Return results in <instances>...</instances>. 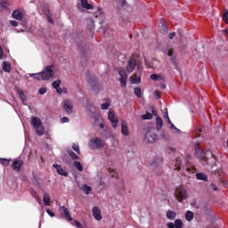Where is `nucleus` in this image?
<instances>
[{
	"instance_id": "obj_1",
	"label": "nucleus",
	"mask_w": 228,
	"mask_h": 228,
	"mask_svg": "<svg viewBox=\"0 0 228 228\" xmlns=\"http://www.w3.org/2000/svg\"><path fill=\"white\" fill-rule=\"evenodd\" d=\"M31 126L34 127L38 136H44V134H45V130L44 129V126H42V120L39 118L32 117Z\"/></svg>"
},
{
	"instance_id": "obj_2",
	"label": "nucleus",
	"mask_w": 228,
	"mask_h": 228,
	"mask_svg": "<svg viewBox=\"0 0 228 228\" xmlns=\"http://www.w3.org/2000/svg\"><path fill=\"white\" fill-rule=\"evenodd\" d=\"M88 147L91 151H99L104 147V142L101 137H94L89 141Z\"/></svg>"
},
{
	"instance_id": "obj_3",
	"label": "nucleus",
	"mask_w": 228,
	"mask_h": 228,
	"mask_svg": "<svg viewBox=\"0 0 228 228\" xmlns=\"http://www.w3.org/2000/svg\"><path fill=\"white\" fill-rule=\"evenodd\" d=\"M40 74L43 81L51 79L54 76V66H46Z\"/></svg>"
},
{
	"instance_id": "obj_4",
	"label": "nucleus",
	"mask_w": 228,
	"mask_h": 228,
	"mask_svg": "<svg viewBox=\"0 0 228 228\" xmlns=\"http://www.w3.org/2000/svg\"><path fill=\"white\" fill-rule=\"evenodd\" d=\"M175 197L177 199L178 202H183L188 199V191L183 187H178L175 191Z\"/></svg>"
},
{
	"instance_id": "obj_5",
	"label": "nucleus",
	"mask_w": 228,
	"mask_h": 228,
	"mask_svg": "<svg viewBox=\"0 0 228 228\" xmlns=\"http://www.w3.org/2000/svg\"><path fill=\"white\" fill-rule=\"evenodd\" d=\"M194 149H195L194 154L196 158H198V159H203L204 161L203 164L208 165V157H206L207 156L206 151H200V147L199 146V144H196Z\"/></svg>"
},
{
	"instance_id": "obj_6",
	"label": "nucleus",
	"mask_w": 228,
	"mask_h": 228,
	"mask_svg": "<svg viewBox=\"0 0 228 228\" xmlns=\"http://www.w3.org/2000/svg\"><path fill=\"white\" fill-rule=\"evenodd\" d=\"M158 140V135L156 133H153L152 130H149L145 134L144 142H148V143H154Z\"/></svg>"
},
{
	"instance_id": "obj_7",
	"label": "nucleus",
	"mask_w": 228,
	"mask_h": 228,
	"mask_svg": "<svg viewBox=\"0 0 228 228\" xmlns=\"http://www.w3.org/2000/svg\"><path fill=\"white\" fill-rule=\"evenodd\" d=\"M118 74L120 76L119 82L121 88H126L127 86V73H126L125 69H119Z\"/></svg>"
},
{
	"instance_id": "obj_8",
	"label": "nucleus",
	"mask_w": 228,
	"mask_h": 228,
	"mask_svg": "<svg viewBox=\"0 0 228 228\" xmlns=\"http://www.w3.org/2000/svg\"><path fill=\"white\" fill-rule=\"evenodd\" d=\"M108 118L110 122H111L112 127L116 129L117 126H118V119L115 117V112L113 110H109Z\"/></svg>"
},
{
	"instance_id": "obj_9",
	"label": "nucleus",
	"mask_w": 228,
	"mask_h": 228,
	"mask_svg": "<svg viewBox=\"0 0 228 228\" xmlns=\"http://www.w3.org/2000/svg\"><path fill=\"white\" fill-rule=\"evenodd\" d=\"M22 165H24V161H22L21 159H16L12 162V168L15 172H20V167H22Z\"/></svg>"
},
{
	"instance_id": "obj_10",
	"label": "nucleus",
	"mask_w": 228,
	"mask_h": 228,
	"mask_svg": "<svg viewBox=\"0 0 228 228\" xmlns=\"http://www.w3.org/2000/svg\"><path fill=\"white\" fill-rule=\"evenodd\" d=\"M25 12L22 9H17L12 12V18L16 19V20H22L24 19Z\"/></svg>"
},
{
	"instance_id": "obj_11",
	"label": "nucleus",
	"mask_w": 228,
	"mask_h": 228,
	"mask_svg": "<svg viewBox=\"0 0 228 228\" xmlns=\"http://www.w3.org/2000/svg\"><path fill=\"white\" fill-rule=\"evenodd\" d=\"M63 109L68 113V115H72V102L70 100H65L63 102Z\"/></svg>"
},
{
	"instance_id": "obj_12",
	"label": "nucleus",
	"mask_w": 228,
	"mask_h": 228,
	"mask_svg": "<svg viewBox=\"0 0 228 228\" xmlns=\"http://www.w3.org/2000/svg\"><path fill=\"white\" fill-rule=\"evenodd\" d=\"M134 69H136V59L132 58L128 61V65L126 67V72L131 74V72H133L134 70Z\"/></svg>"
},
{
	"instance_id": "obj_13",
	"label": "nucleus",
	"mask_w": 228,
	"mask_h": 228,
	"mask_svg": "<svg viewBox=\"0 0 228 228\" xmlns=\"http://www.w3.org/2000/svg\"><path fill=\"white\" fill-rule=\"evenodd\" d=\"M93 216L97 222H101V220H102V215L101 214V208H99V207L93 208Z\"/></svg>"
},
{
	"instance_id": "obj_14",
	"label": "nucleus",
	"mask_w": 228,
	"mask_h": 228,
	"mask_svg": "<svg viewBox=\"0 0 228 228\" xmlns=\"http://www.w3.org/2000/svg\"><path fill=\"white\" fill-rule=\"evenodd\" d=\"M59 211L60 213H63V215H65L69 222H72V216H70V212L69 211V208H67L65 206H61L60 207Z\"/></svg>"
},
{
	"instance_id": "obj_15",
	"label": "nucleus",
	"mask_w": 228,
	"mask_h": 228,
	"mask_svg": "<svg viewBox=\"0 0 228 228\" xmlns=\"http://www.w3.org/2000/svg\"><path fill=\"white\" fill-rule=\"evenodd\" d=\"M121 133L124 136H129V126L126 120L121 121Z\"/></svg>"
},
{
	"instance_id": "obj_16",
	"label": "nucleus",
	"mask_w": 228,
	"mask_h": 228,
	"mask_svg": "<svg viewBox=\"0 0 228 228\" xmlns=\"http://www.w3.org/2000/svg\"><path fill=\"white\" fill-rule=\"evenodd\" d=\"M53 168H56L59 175H63L64 177H67L69 175V173L58 164H53Z\"/></svg>"
},
{
	"instance_id": "obj_17",
	"label": "nucleus",
	"mask_w": 228,
	"mask_h": 228,
	"mask_svg": "<svg viewBox=\"0 0 228 228\" xmlns=\"http://www.w3.org/2000/svg\"><path fill=\"white\" fill-rule=\"evenodd\" d=\"M78 188L85 193V195H90L92 192V187L88 186L86 183L81 185L78 184Z\"/></svg>"
},
{
	"instance_id": "obj_18",
	"label": "nucleus",
	"mask_w": 228,
	"mask_h": 228,
	"mask_svg": "<svg viewBox=\"0 0 228 228\" xmlns=\"http://www.w3.org/2000/svg\"><path fill=\"white\" fill-rule=\"evenodd\" d=\"M2 69L4 72H6V74H10V72H12V64L8 61H4L2 63Z\"/></svg>"
},
{
	"instance_id": "obj_19",
	"label": "nucleus",
	"mask_w": 228,
	"mask_h": 228,
	"mask_svg": "<svg viewBox=\"0 0 228 228\" xmlns=\"http://www.w3.org/2000/svg\"><path fill=\"white\" fill-rule=\"evenodd\" d=\"M110 106H111V99L110 98H105L104 99V103L101 105V109L105 110H110Z\"/></svg>"
},
{
	"instance_id": "obj_20",
	"label": "nucleus",
	"mask_w": 228,
	"mask_h": 228,
	"mask_svg": "<svg viewBox=\"0 0 228 228\" xmlns=\"http://www.w3.org/2000/svg\"><path fill=\"white\" fill-rule=\"evenodd\" d=\"M80 4L86 10H94V5L88 4V0H80Z\"/></svg>"
},
{
	"instance_id": "obj_21",
	"label": "nucleus",
	"mask_w": 228,
	"mask_h": 228,
	"mask_svg": "<svg viewBox=\"0 0 228 228\" xmlns=\"http://www.w3.org/2000/svg\"><path fill=\"white\" fill-rule=\"evenodd\" d=\"M43 202L45 206H51V196L49 195V193L47 192L44 193Z\"/></svg>"
},
{
	"instance_id": "obj_22",
	"label": "nucleus",
	"mask_w": 228,
	"mask_h": 228,
	"mask_svg": "<svg viewBox=\"0 0 228 228\" xmlns=\"http://www.w3.org/2000/svg\"><path fill=\"white\" fill-rule=\"evenodd\" d=\"M196 179H198V181L208 182V175L204 173H197L196 174Z\"/></svg>"
},
{
	"instance_id": "obj_23",
	"label": "nucleus",
	"mask_w": 228,
	"mask_h": 228,
	"mask_svg": "<svg viewBox=\"0 0 228 228\" xmlns=\"http://www.w3.org/2000/svg\"><path fill=\"white\" fill-rule=\"evenodd\" d=\"M17 94L22 102H26L28 101V99L26 98V94H24V91L22 89H18Z\"/></svg>"
},
{
	"instance_id": "obj_24",
	"label": "nucleus",
	"mask_w": 228,
	"mask_h": 228,
	"mask_svg": "<svg viewBox=\"0 0 228 228\" xmlns=\"http://www.w3.org/2000/svg\"><path fill=\"white\" fill-rule=\"evenodd\" d=\"M159 28L162 33H168V28L165 25V20H163V19L160 20Z\"/></svg>"
},
{
	"instance_id": "obj_25",
	"label": "nucleus",
	"mask_w": 228,
	"mask_h": 228,
	"mask_svg": "<svg viewBox=\"0 0 228 228\" xmlns=\"http://www.w3.org/2000/svg\"><path fill=\"white\" fill-rule=\"evenodd\" d=\"M29 77H32L33 79H36L37 81H43L42 80V75L40 72L38 73H29Z\"/></svg>"
},
{
	"instance_id": "obj_26",
	"label": "nucleus",
	"mask_w": 228,
	"mask_h": 228,
	"mask_svg": "<svg viewBox=\"0 0 228 228\" xmlns=\"http://www.w3.org/2000/svg\"><path fill=\"white\" fill-rule=\"evenodd\" d=\"M175 216H177V213H175V211H172V210H168L167 212V218L168 220H175Z\"/></svg>"
},
{
	"instance_id": "obj_27",
	"label": "nucleus",
	"mask_w": 228,
	"mask_h": 228,
	"mask_svg": "<svg viewBox=\"0 0 228 228\" xmlns=\"http://www.w3.org/2000/svg\"><path fill=\"white\" fill-rule=\"evenodd\" d=\"M193 216H194L193 212H191L190 210H188L185 213V219L187 220V222H191V220H193Z\"/></svg>"
},
{
	"instance_id": "obj_28",
	"label": "nucleus",
	"mask_w": 228,
	"mask_h": 228,
	"mask_svg": "<svg viewBox=\"0 0 228 228\" xmlns=\"http://www.w3.org/2000/svg\"><path fill=\"white\" fill-rule=\"evenodd\" d=\"M130 81L133 85H138L141 81L140 77L134 75L130 77Z\"/></svg>"
},
{
	"instance_id": "obj_29",
	"label": "nucleus",
	"mask_w": 228,
	"mask_h": 228,
	"mask_svg": "<svg viewBox=\"0 0 228 228\" xmlns=\"http://www.w3.org/2000/svg\"><path fill=\"white\" fill-rule=\"evenodd\" d=\"M156 127L159 131L161 127H163V119L161 118L158 117L156 119Z\"/></svg>"
},
{
	"instance_id": "obj_30",
	"label": "nucleus",
	"mask_w": 228,
	"mask_h": 228,
	"mask_svg": "<svg viewBox=\"0 0 228 228\" xmlns=\"http://www.w3.org/2000/svg\"><path fill=\"white\" fill-rule=\"evenodd\" d=\"M73 165H74L75 168H77V170H78V172H83L84 168H83V165H81V162L74 161Z\"/></svg>"
},
{
	"instance_id": "obj_31",
	"label": "nucleus",
	"mask_w": 228,
	"mask_h": 228,
	"mask_svg": "<svg viewBox=\"0 0 228 228\" xmlns=\"http://www.w3.org/2000/svg\"><path fill=\"white\" fill-rule=\"evenodd\" d=\"M10 161H12V159L0 158V163H1V165H3V167H8V165H10Z\"/></svg>"
},
{
	"instance_id": "obj_32",
	"label": "nucleus",
	"mask_w": 228,
	"mask_h": 228,
	"mask_svg": "<svg viewBox=\"0 0 228 228\" xmlns=\"http://www.w3.org/2000/svg\"><path fill=\"white\" fill-rule=\"evenodd\" d=\"M169 127H170L171 131L173 133H175L176 134H179V133H181V130L179 128L175 127V126L173 123L170 124Z\"/></svg>"
},
{
	"instance_id": "obj_33",
	"label": "nucleus",
	"mask_w": 228,
	"mask_h": 228,
	"mask_svg": "<svg viewBox=\"0 0 228 228\" xmlns=\"http://www.w3.org/2000/svg\"><path fill=\"white\" fill-rule=\"evenodd\" d=\"M134 95H136V97H138V99H141L142 98V88L135 87L134 88Z\"/></svg>"
},
{
	"instance_id": "obj_34",
	"label": "nucleus",
	"mask_w": 228,
	"mask_h": 228,
	"mask_svg": "<svg viewBox=\"0 0 228 228\" xmlns=\"http://www.w3.org/2000/svg\"><path fill=\"white\" fill-rule=\"evenodd\" d=\"M68 154L73 159H79V157L74 151H72V150H68Z\"/></svg>"
},
{
	"instance_id": "obj_35",
	"label": "nucleus",
	"mask_w": 228,
	"mask_h": 228,
	"mask_svg": "<svg viewBox=\"0 0 228 228\" xmlns=\"http://www.w3.org/2000/svg\"><path fill=\"white\" fill-rule=\"evenodd\" d=\"M151 118H152V114L149 112L142 116V120H151Z\"/></svg>"
},
{
	"instance_id": "obj_36",
	"label": "nucleus",
	"mask_w": 228,
	"mask_h": 228,
	"mask_svg": "<svg viewBox=\"0 0 228 228\" xmlns=\"http://www.w3.org/2000/svg\"><path fill=\"white\" fill-rule=\"evenodd\" d=\"M200 133H202V129L201 128H196L193 131V136H195V138H199V137H200Z\"/></svg>"
},
{
	"instance_id": "obj_37",
	"label": "nucleus",
	"mask_w": 228,
	"mask_h": 228,
	"mask_svg": "<svg viewBox=\"0 0 228 228\" xmlns=\"http://www.w3.org/2000/svg\"><path fill=\"white\" fill-rule=\"evenodd\" d=\"M181 163H183L181 159H177L175 164V170H181Z\"/></svg>"
},
{
	"instance_id": "obj_38",
	"label": "nucleus",
	"mask_w": 228,
	"mask_h": 228,
	"mask_svg": "<svg viewBox=\"0 0 228 228\" xmlns=\"http://www.w3.org/2000/svg\"><path fill=\"white\" fill-rule=\"evenodd\" d=\"M60 85H61V80H55L53 82L52 86L57 90L60 88Z\"/></svg>"
},
{
	"instance_id": "obj_39",
	"label": "nucleus",
	"mask_w": 228,
	"mask_h": 228,
	"mask_svg": "<svg viewBox=\"0 0 228 228\" xmlns=\"http://www.w3.org/2000/svg\"><path fill=\"white\" fill-rule=\"evenodd\" d=\"M175 228H183V221L176 219L175 221Z\"/></svg>"
},
{
	"instance_id": "obj_40",
	"label": "nucleus",
	"mask_w": 228,
	"mask_h": 228,
	"mask_svg": "<svg viewBox=\"0 0 228 228\" xmlns=\"http://www.w3.org/2000/svg\"><path fill=\"white\" fill-rule=\"evenodd\" d=\"M150 77L152 81H159V79H161V76L156 74H151Z\"/></svg>"
},
{
	"instance_id": "obj_41",
	"label": "nucleus",
	"mask_w": 228,
	"mask_h": 228,
	"mask_svg": "<svg viewBox=\"0 0 228 228\" xmlns=\"http://www.w3.org/2000/svg\"><path fill=\"white\" fill-rule=\"evenodd\" d=\"M164 118H167L168 124H172V121L170 120V118L168 117V110H164Z\"/></svg>"
},
{
	"instance_id": "obj_42",
	"label": "nucleus",
	"mask_w": 228,
	"mask_h": 228,
	"mask_svg": "<svg viewBox=\"0 0 228 228\" xmlns=\"http://www.w3.org/2000/svg\"><path fill=\"white\" fill-rule=\"evenodd\" d=\"M71 225L77 228H83V224H81V223H79L77 220H75L73 223H71Z\"/></svg>"
},
{
	"instance_id": "obj_43",
	"label": "nucleus",
	"mask_w": 228,
	"mask_h": 228,
	"mask_svg": "<svg viewBox=\"0 0 228 228\" xmlns=\"http://www.w3.org/2000/svg\"><path fill=\"white\" fill-rule=\"evenodd\" d=\"M88 82L90 83V85H91L93 90H95V85H97V81L92 80V78H89V79H88Z\"/></svg>"
},
{
	"instance_id": "obj_44",
	"label": "nucleus",
	"mask_w": 228,
	"mask_h": 228,
	"mask_svg": "<svg viewBox=\"0 0 228 228\" xmlns=\"http://www.w3.org/2000/svg\"><path fill=\"white\" fill-rule=\"evenodd\" d=\"M34 198L37 200V204L39 206H42V200H40V197L37 195V192L34 193Z\"/></svg>"
},
{
	"instance_id": "obj_45",
	"label": "nucleus",
	"mask_w": 228,
	"mask_h": 228,
	"mask_svg": "<svg viewBox=\"0 0 228 228\" xmlns=\"http://www.w3.org/2000/svg\"><path fill=\"white\" fill-rule=\"evenodd\" d=\"M68 122H70V119H69V118L64 117L61 118V124H68Z\"/></svg>"
},
{
	"instance_id": "obj_46",
	"label": "nucleus",
	"mask_w": 228,
	"mask_h": 228,
	"mask_svg": "<svg viewBox=\"0 0 228 228\" xmlns=\"http://www.w3.org/2000/svg\"><path fill=\"white\" fill-rule=\"evenodd\" d=\"M72 149L73 151H75L76 152H77V154H79V145L73 143L72 144Z\"/></svg>"
},
{
	"instance_id": "obj_47",
	"label": "nucleus",
	"mask_w": 228,
	"mask_h": 228,
	"mask_svg": "<svg viewBox=\"0 0 228 228\" xmlns=\"http://www.w3.org/2000/svg\"><path fill=\"white\" fill-rule=\"evenodd\" d=\"M40 95H44L45 94H47V89L45 87H41L39 89Z\"/></svg>"
},
{
	"instance_id": "obj_48",
	"label": "nucleus",
	"mask_w": 228,
	"mask_h": 228,
	"mask_svg": "<svg viewBox=\"0 0 228 228\" xmlns=\"http://www.w3.org/2000/svg\"><path fill=\"white\" fill-rule=\"evenodd\" d=\"M46 213H47V215H49V216H51L52 218H53V216H55V215H54V212L51 211V209H49V208H46Z\"/></svg>"
},
{
	"instance_id": "obj_49",
	"label": "nucleus",
	"mask_w": 228,
	"mask_h": 228,
	"mask_svg": "<svg viewBox=\"0 0 228 228\" xmlns=\"http://www.w3.org/2000/svg\"><path fill=\"white\" fill-rule=\"evenodd\" d=\"M223 20H224V22H226V24H228V12L224 13Z\"/></svg>"
},
{
	"instance_id": "obj_50",
	"label": "nucleus",
	"mask_w": 228,
	"mask_h": 228,
	"mask_svg": "<svg viewBox=\"0 0 228 228\" xmlns=\"http://www.w3.org/2000/svg\"><path fill=\"white\" fill-rule=\"evenodd\" d=\"M10 24H11L13 28H17V26H19V22H17L16 20H10Z\"/></svg>"
},
{
	"instance_id": "obj_51",
	"label": "nucleus",
	"mask_w": 228,
	"mask_h": 228,
	"mask_svg": "<svg viewBox=\"0 0 228 228\" xmlns=\"http://www.w3.org/2000/svg\"><path fill=\"white\" fill-rule=\"evenodd\" d=\"M154 94H155V97H156L157 101L159 100V99H161V94H159V93L158 91H156V92L154 93Z\"/></svg>"
},
{
	"instance_id": "obj_52",
	"label": "nucleus",
	"mask_w": 228,
	"mask_h": 228,
	"mask_svg": "<svg viewBox=\"0 0 228 228\" xmlns=\"http://www.w3.org/2000/svg\"><path fill=\"white\" fill-rule=\"evenodd\" d=\"M151 112L155 117H158V111L156 110V108L152 107L151 108Z\"/></svg>"
},
{
	"instance_id": "obj_53",
	"label": "nucleus",
	"mask_w": 228,
	"mask_h": 228,
	"mask_svg": "<svg viewBox=\"0 0 228 228\" xmlns=\"http://www.w3.org/2000/svg\"><path fill=\"white\" fill-rule=\"evenodd\" d=\"M167 228H175V224L174 223H167Z\"/></svg>"
},
{
	"instance_id": "obj_54",
	"label": "nucleus",
	"mask_w": 228,
	"mask_h": 228,
	"mask_svg": "<svg viewBox=\"0 0 228 228\" xmlns=\"http://www.w3.org/2000/svg\"><path fill=\"white\" fill-rule=\"evenodd\" d=\"M0 3H1V4H5V6H8V4H10L8 3V0H1Z\"/></svg>"
},
{
	"instance_id": "obj_55",
	"label": "nucleus",
	"mask_w": 228,
	"mask_h": 228,
	"mask_svg": "<svg viewBox=\"0 0 228 228\" xmlns=\"http://www.w3.org/2000/svg\"><path fill=\"white\" fill-rule=\"evenodd\" d=\"M168 37H169L170 40H172V38H174L175 37V32L169 33Z\"/></svg>"
},
{
	"instance_id": "obj_56",
	"label": "nucleus",
	"mask_w": 228,
	"mask_h": 228,
	"mask_svg": "<svg viewBox=\"0 0 228 228\" xmlns=\"http://www.w3.org/2000/svg\"><path fill=\"white\" fill-rule=\"evenodd\" d=\"M211 188L214 190V191H216L218 190V187H216V184L211 183Z\"/></svg>"
},
{
	"instance_id": "obj_57",
	"label": "nucleus",
	"mask_w": 228,
	"mask_h": 228,
	"mask_svg": "<svg viewBox=\"0 0 228 228\" xmlns=\"http://www.w3.org/2000/svg\"><path fill=\"white\" fill-rule=\"evenodd\" d=\"M4 53H3V47L0 46V60H3Z\"/></svg>"
},
{
	"instance_id": "obj_58",
	"label": "nucleus",
	"mask_w": 228,
	"mask_h": 228,
	"mask_svg": "<svg viewBox=\"0 0 228 228\" xmlns=\"http://www.w3.org/2000/svg\"><path fill=\"white\" fill-rule=\"evenodd\" d=\"M62 89H63V88H61V87H58V88L56 89L57 94H61Z\"/></svg>"
},
{
	"instance_id": "obj_59",
	"label": "nucleus",
	"mask_w": 228,
	"mask_h": 228,
	"mask_svg": "<svg viewBox=\"0 0 228 228\" xmlns=\"http://www.w3.org/2000/svg\"><path fill=\"white\" fill-rule=\"evenodd\" d=\"M77 45H78L80 51H84V49H83V43H78Z\"/></svg>"
},
{
	"instance_id": "obj_60",
	"label": "nucleus",
	"mask_w": 228,
	"mask_h": 228,
	"mask_svg": "<svg viewBox=\"0 0 228 228\" xmlns=\"http://www.w3.org/2000/svg\"><path fill=\"white\" fill-rule=\"evenodd\" d=\"M167 54L172 57V54H174V52L172 50L167 51Z\"/></svg>"
},
{
	"instance_id": "obj_61",
	"label": "nucleus",
	"mask_w": 228,
	"mask_h": 228,
	"mask_svg": "<svg viewBox=\"0 0 228 228\" xmlns=\"http://www.w3.org/2000/svg\"><path fill=\"white\" fill-rule=\"evenodd\" d=\"M99 127L100 129H104L105 127L104 123H100Z\"/></svg>"
},
{
	"instance_id": "obj_62",
	"label": "nucleus",
	"mask_w": 228,
	"mask_h": 228,
	"mask_svg": "<svg viewBox=\"0 0 228 228\" xmlns=\"http://www.w3.org/2000/svg\"><path fill=\"white\" fill-rule=\"evenodd\" d=\"M0 8H4V10H6L8 8L6 5L0 3Z\"/></svg>"
},
{
	"instance_id": "obj_63",
	"label": "nucleus",
	"mask_w": 228,
	"mask_h": 228,
	"mask_svg": "<svg viewBox=\"0 0 228 228\" xmlns=\"http://www.w3.org/2000/svg\"><path fill=\"white\" fill-rule=\"evenodd\" d=\"M48 22H50V24H53L54 21L53 20V19H51V17H49L48 18Z\"/></svg>"
},
{
	"instance_id": "obj_64",
	"label": "nucleus",
	"mask_w": 228,
	"mask_h": 228,
	"mask_svg": "<svg viewBox=\"0 0 228 228\" xmlns=\"http://www.w3.org/2000/svg\"><path fill=\"white\" fill-rule=\"evenodd\" d=\"M61 94H67V88H62Z\"/></svg>"
}]
</instances>
